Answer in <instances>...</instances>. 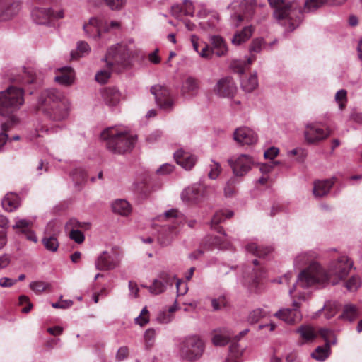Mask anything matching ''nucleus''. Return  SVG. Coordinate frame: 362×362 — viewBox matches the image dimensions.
Masks as SVG:
<instances>
[{
	"label": "nucleus",
	"instance_id": "1",
	"mask_svg": "<svg viewBox=\"0 0 362 362\" xmlns=\"http://www.w3.org/2000/svg\"><path fill=\"white\" fill-rule=\"evenodd\" d=\"M317 255L313 251L299 253L294 259V266L300 268L308 264L302 270L293 287L289 289V295L297 296L299 299L306 300L308 293L301 291L300 288H308L316 284L321 285L327 280L325 270L315 260Z\"/></svg>",
	"mask_w": 362,
	"mask_h": 362
},
{
	"label": "nucleus",
	"instance_id": "2",
	"mask_svg": "<svg viewBox=\"0 0 362 362\" xmlns=\"http://www.w3.org/2000/svg\"><path fill=\"white\" fill-rule=\"evenodd\" d=\"M23 103V91L20 88L11 86L0 93V115L6 118V121L1 124L3 133H6L18 124V118L13 113Z\"/></svg>",
	"mask_w": 362,
	"mask_h": 362
},
{
	"label": "nucleus",
	"instance_id": "3",
	"mask_svg": "<svg viewBox=\"0 0 362 362\" xmlns=\"http://www.w3.org/2000/svg\"><path fill=\"white\" fill-rule=\"evenodd\" d=\"M270 6L275 8L274 18L286 27L288 32L294 30L303 20L300 6L296 1L284 0H268Z\"/></svg>",
	"mask_w": 362,
	"mask_h": 362
},
{
	"label": "nucleus",
	"instance_id": "4",
	"mask_svg": "<svg viewBox=\"0 0 362 362\" xmlns=\"http://www.w3.org/2000/svg\"><path fill=\"white\" fill-rule=\"evenodd\" d=\"M101 138L106 141V146L109 151L119 154L131 151L137 139L136 135L127 132H118L114 128L103 132Z\"/></svg>",
	"mask_w": 362,
	"mask_h": 362
},
{
	"label": "nucleus",
	"instance_id": "5",
	"mask_svg": "<svg viewBox=\"0 0 362 362\" xmlns=\"http://www.w3.org/2000/svg\"><path fill=\"white\" fill-rule=\"evenodd\" d=\"M205 345L197 335H190L183 338L178 345V356L186 361L194 362L203 355Z\"/></svg>",
	"mask_w": 362,
	"mask_h": 362
},
{
	"label": "nucleus",
	"instance_id": "6",
	"mask_svg": "<svg viewBox=\"0 0 362 362\" xmlns=\"http://www.w3.org/2000/svg\"><path fill=\"white\" fill-rule=\"evenodd\" d=\"M134 45H127L124 44H117L110 47L105 57L107 62L109 69L113 64H117L124 68L129 65V60L135 55Z\"/></svg>",
	"mask_w": 362,
	"mask_h": 362
},
{
	"label": "nucleus",
	"instance_id": "7",
	"mask_svg": "<svg viewBox=\"0 0 362 362\" xmlns=\"http://www.w3.org/2000/svg\"><path fill=\"white\" fill-rule=\"evenodd\" d=\"M354 266V262L347 256L341 255L336 260L332 261L329 265L327 280L322 284L330 282L332 285L337 284L344 280L349 274Z\"/></svg>",
	"mask_w": 362,
	"mask_h": 362
},
{
	"label": "nucleus",
	"instance_id": "8",
	"mask_svg": "<svg viewBox=\"0 0 362 362\" xmlns=\"http://www.w3.org/2000/svg\"><path fill=\"white\" fill-rule=\"evenodd\" d=\"M64 100L66 98L59 91L55 89H46L41 92L38 98L37 108L45 113Z\"/></svg>",
	"mask_w": 362,
	"mask_h": 362
},
{
	"label": "nucleus",
	"instance_id": "9",
	"mask_svg": "<svg viewBox=\"0 0 362 362\" xmlns=\"http://www.w3.org/2000/svg\"><path fill=\"white\" fill-rule=\"evenodd\" d=\"M290 296L293 299V308H281L274 314V316L288 324H293L301 320L302 315L299 308L301 301L303 300L297 296L293 297L291 295Z\"/></svg>",
	"mask_w": 362,
	"mask_h": 362
},
{
	"label": "nucleus",
	"instance_id": "10",
	"mask_svg": "<svg viewBox=\"0 0 362 362\" xmlns=\"http://www.w3.org/2000/svg\"><path fill=\"white\" fill-rule=\"evenodd\" d=\"M228 162L233 170L234 175L238 177L245 175L254 164L252 158L246 154H241L238 157H232L228 160Z\"/></svg>",
	"mask_w": 362,
	"mask_h": 362
},
{
	"label": "nucleus",
	"instance_id": "11",
	"mask_svg": "<svg viewBox=\"0 0 362 362\" xmlns=\"http://www.w3.org/2000/svg\"><path fill=\"white\" fill-rule=\"evenodd\" d=\"M208 187L204 185L194 184L182 191L181 198L185 202H198L208 195Z\"/></svg>",
	"mask_w": 362,
	"mask_h": 362
},
{
	"label": "nucleus",
	"instance_id": "12",
	"mask_svg": "<svg viewBox=\"0 0 362 362\" xmlns=\"http://www.w3.org/2000/svg\"><path fill=\"white\" fill-rule=\"evenodd\" d=\"M119 262V258L116 251H103L95 261V267L101 271L112 270L118 266Z\"/></svg>",
	"mask_w": 362,
	"mask_h": 362
},
{
	"label": "nucleus",
	"instance_id": "13",
	"mask_svg": "<svg viewBox=\"0 0 362 362\" xmlns=\"http://www.w3.org/2000/svg\"><path fill=\"white\" fill-rule=\"evenodd\" d=\"M151 93L155 96L156 102L160 108L170 111L173 107V100L168 88L159 85L151 87Z\"/></svg>",
	"mask_w": 362,
	"mask_h": 362
},
{
	"label": "nucleus",
	"instance_id": "14",
	"mask_svg": "<svg viewBox=\"0 0 362 362\" xmlns=\"http://www.w3.org/2000/svg\"><path fill=\"white\" fill-rule=\"evenodd\" d=\"M214 91L220 97L232 98L237 91V87L232 78L227 76L218 81Z\"/></svg>",
	"mask_w": 362,
	"mask_h": 362
},
{
	"label": "nucleus",
	"instance_id": "15",
	"mask_svg": "<svg viewBox=\"0 0 362 362\" xmlns=\"http://www.w3.org/2000/svg\"><path fill=\"white\" fill-rule=\"evenodd\" d=\"M175 276L167 272H163L159 274L158 278L154 279L149 287V291L155 295L162 293L166 290L168 286H172Z\"/></svg>",
	"mask_w": 362,
	"mask_h": 362
},
{
	"label": "nucleus",
	"instance_id": "16",
	"mask_svg": "<svg viewBox=\"0 0 362 362\" xmlns=\"http://www.w3.org/2000/svg\"><path fill=\"white\" fill-rule=\"evenodd\" d=\"M58 230L55 228L54 223L49 222L45 230V235L42 239V243L46 250L55 252L59 247V242L57 238Z\"/></svg>",
	"mask_w": 362,
	"mask_h": 362
},
{
	"label": "nucleus",
	"instance_id": "17",
	"mask_svg": "<svg viewBox=\"0 0 362 362\" xmlns=\"http://www.w3.org/2000/svg\"><path fill=\"white\" fill-rule=\"evenodd\" d=\"M32 225L33 222L30 220L16 218L12 228L16 230L18 234H23L28 240L36 243L38 239L35 233L30 229Z\"/></svg>",
	"mask_w": 362,
	"mask_h": 362
},
{
	"label": "nucleus",
	"instance_id": "18",
	"mask_svg": "<svg viewBox=\"0 0 362 362\" xmlns=\"http://www.w3.org/2000/svg\"><path fill=\"white\" fill-rule=\"evenodd\" d=\"M329 135V132L317 127L315 124H309L305 127V130L304 132V136L305 141L307 143L313 144H316L327 137Z\"/></svg>",
	"mask_w": 362,
	"mask_h": 362
},
{
	"label": "nucleus",
	"instance_id": "19",
	"mask_svg": "<svg viewBox=\"0 0 362 362\" xmlns=\"http://www.w3.org/2000/svg\"><path fill=\"white\" fill-rule=\"evenodd\" d=\"M69 104L67 100L57 104L51 110H49L44 114L50 119L54 122H60L69 115Z\"/></svg>",
	"mask_w": 362,
	"mask_h": 362
},
{
	"label": "nucleus",
	"instance_id": "20",
	"mask_svg": "<svg viewBox=\"0 0 362 362\" xmlns=\"http://www.w3.org/2000/svg\"><path fill=\"white\" fill-rule=\"evenodd\" d=\"M233 139L241 145H252L257 142V136L253 130L244 127L236 129Z\"/></svg>",
	"mask_w": 362,
	"mask_h": 362
},
{
	"label": "nucleus",
	"instance_id": "21",
	"mask_svg": "<svg viewBox=\"0 0 362 362\" xmlns=\"http://www.w3.org/2000/svg\"><path fill=\"white\" fill-rule=\"evenodd\" d=\"M103 21L97 17H92L88 23L83 25V30L88 37H91L95 40L101 38V27Z\"/></svg>",
	"mask_w": 362,
	"mask_h": 362
},
{
	"label": "nucleus",
	"instance_id": "22",
	"mask_svg": "<svg viewBox=\"0 0 362 362\" xmlns=\"http://www.w3.org/2000/svg\"><path fill=\"white\" fill-rule=\"evenodd\" d=\"M177 163L185 170H191L196 164L197 158L195 155L183 149H179L174 153Z\"/></svg>",
	"mask_w": 362,
	"mask_h": 362
},
{
	"label": "nucleus",
	"instance_id": "23",
	"mask_svg": "<svg viewBox=\"0 0 362 362\" xmlns=\"http://www.w3.org/2000/svg\"><path fill=\"white\" fill-rule=\"evenodd\" d=\"M19 11V4L11 0H0V21H6Z\"/></svg>",
	"mask_w": 362,
	"mask_h": 362
},
{
	"label": "nucleus",
	"instance_id": "24",
	"mask_svg": "<svg viewBox=\"0 0 362 362\" xmlns=\"http://www.w3.org/2000/svg\"><path fill=\"white\" fill-rule=\"evenodd\" d=\"M334 183V178L317 180L314 182L313 192L315 197H321L327 195Z\"/></svg>",
	"mask_w": 362,
	"mask_h": 362
},
{
	"label": "nucleus",
	"instance_id": "25",
	"mask_svg": "<svg viewBox=\"0 0 362 362\" xmlns=\"http://www.w3.org/2000/svg\"><path fill=\"white\" fill-rule=\"evenodd\" d=\"M211 47L213 54L218 57L225 56L228 52V47L224 40L218 35H213L210 37Z\"/></svg>",
	"mask_w": 362,
	"mask_h": 362
},
{
	"label": "nucleus",
	"instance_id": "26",
	"mask_svg": "<svg viewBox=\"0 0 362 362\" xmlns=\"http://www.w3.org/2000/svg\"><path fill=\"white\" fill-rule=\"evenodd\" d=\"M53 14V10L51 8H36L32 11V17L37 24H46Z\"/></svg>",
	"mask_w": 362,
	"mask_h": 362
},
{
	"label": "nucleus",
	"instance_id": "27",
	"mask_svg": "<svg viewBox=\"0 0 362 362\" xmlns=\"http://www.w3.org/2000/svg\"><path fill=\"white\" fill-rule=\"evenodd\" d=\"M103 98L106 104L110 106H115L121 100V93L115 88L108 87L104 89Z\"/></svg>",
	"mask_w": 362,
	"mask_h": 362
},
{
	"label": "nucleus",
	"instance_id": "28",
	"mask_svg": "<svg viewBox=\"0 0 362 362\" xmlns=\"http://www.w3.org/2000/svg\"><path fill=\"white\" fill-rule=\"evenodd\" d=\"M255 28L252 25L246 26L237 32L233 37L231 42L234 45H240L247 41L252 35Z\"/></svg>",
	"mask_w": 362,
	"mask_h": 362
},
{
	"label": "nucleus",
	"instance_id": "29",
	"mask_svg": "<svg viewBox=\"0 0 362 362\" xmlns=\"http://www.w3.org/2000/svg\"><path fill=\"white\" fill-rule=\"evenodd\" d=\"M59 74L55 76L56 82L62 85H70L74 77V71L71 67L65 66L59 69Z\"/></svg>",
	"mask_w": 362,
	"mask_h": 362
},
{
	"label": "nucleus",
	"instance_id": "30",
	"mask_svg": "<svg viewBox=\"0 0 362 362\" xmlns=\"http://www.w3.org/2000/svg\"><path fill=\"white\" fill-rule=\"evenodd\" d=\"M198 88V81L192 76H189L182 83L181 93L183 95H192L197 92Z\"/></svg>",
	"mask_w": 362,
	"mask_h": 362
},
{
	"label": "nucleus",
	"instance_id": "31",
	"mask_svg": "<svg viewBox=\"0 0 362 362\" xmlns=\"http://www.w3.org/2000/svg\"><path fill=\"white\" fill-rule=\"evenodd\" d=\"M1 204L6 211L12 212L19 206V198L16 194L8 193L3 199Z\"/></svg>",
	"mask_w": 362,
	"mask_h": 362
},
{
	"label": "nucleus",
	"instance_id": "32",
	"mask_svg": "<svg viewBox=\"0 0 362 362\" xmlns=\"http://www.w3.org/2000/svg\"><path fill=\"white\" fill-rule=\"evenodd\" d=\"M185 9L179 5H175L171 7V13L174 17L180 18L182 14L185 16H193L194 8L192 4L187 0L185 1Z\"/></svg>",
	"mask_w": 362,
	"mask_h": 362
},
{
	"label": "nucleus",
	"instance_id": "33",
	"mask_svg": "<svg viewBox=\"0 0 362 362\" xmlns=\"http://www.w3.org/2000/svg\"><path fill=\"white\" fill-rule=\"evenodd\" d=\"M112 209L115 213L122 216H127L130 214L132 208L130 204L125 199H118L112 204Z\"/></svg>",
	"mask_w": 362,
	"mask_h": 362
},
{
	"label": "nucleus",
	"instance_id": "34",
	"mask_svg": "<svg viewBox=\"0 0 362 362\" xmlns=\"http://www.w3.org/2000/svg\"><path fill=\"white\" fill-rule=\"evenodd\" d=\"M330 354V345L328 342L324 346H317L311 354V357L317 361H323L327 358Z\"/></svg>",
	"mask_w": 362,
	"mask_h": 362
},
{
	"label": "nucleus",
	"instance_id": "35",
	"mask_svg": "<svg viewBox=\"0 0 362 362\" xmlns=\"http://www.w3.org/2000/svg\"><path fill=\"white\" fill-rule=\"evenodd\" d=\"M297 332L299 333L301 339L305 341H311L317 337L314 328L310 325L300 326L298 328Z\"/></svg>",
	"mask_w": 362,
	"mask_h": 362
},
{
	"label": "nucleus",
	"instance_id": "36",
	"mask_svg": "<svg viewBox=\"0 0 362 362\" xmlns=\"http://www.w3.org/2000/svg\"><path fill=\"white\" fill-rule=\"evenodd\" d=\"M255 60V57L253 55L249 57L247 61L233 60L230 63V68L234 72L242 74L244 73L245 67L251 64Z\"/></svg>",
	"mask_w": 362,
	"mask_h": 362
},
{
	"label": "nucleus",
	"instance_id": "37",
	"mask_svg": "<svg viewBox=\"0 0 362 362\" xmlns=\"http://www.w3.org/2000/svg\"><path fill=\"white\" fill-rule=\"evenodd\" d=\"M244 349H240L237 342L230 345L229 354L225 362H239V358L243 355Z\"/></svg>",
	"mask_w": 362,
	"mask_h": 362
},
{
	"label": "nucleus",
	"instance_id": "38",
	"mask_svg": "<svg viewBox=\"0 0 362 362\" xmlns=\"http://www.w3.org/2000/svg\"><path fill=\"white\" fill-rule=\"evenodd\" d=\"M257 86L258 80L256 74H252L249 77L241 80V87L246 92H252Z\"/></svg>",
	"mask_w": 362,
	"mask_h": 362
},
{
	"label": "nucleus",
	"instance_id": "39",
	"mask_svg": "<svg viewBox=\"0 0 362 362\" xmlns=\"http://www.w3.org/2000/svg\"><path fill=\"white\" fill-rule=\"evenodd\" d=\"M246 250L257 257H264L272 252V248L259 247L256 243H251L246 245Z\"/></svg>",
	"mask_w": 362,
	"mask_h": 362
},
{
	"label": "nucleus",
	"instance_id": "40",
	"mask_svg": "<svg viewBox=\"0 0 362 362\" xmlns=\"http://www.w3.org/2000/svg\"><path fill=\"white\" fill-rule=\"evenodd\" d=\"M240 10L248 21L253 15L255 10V1L254 0H243L240 2Z\"/></svg>",
	"mask_w": 362,
	"mask_h": 362
},
{
	"label": "nucleus",
	"instance_id": "41",
	"mask_svg": "<svg viewBox=\"0 0 362 362\" xmlns=\"http://www.w3.org/2000/svg\"><path fill=\"white\" fill-rule=\"evenodd\" d=\"M230 337L231 336L228 332H215L212 341L216 346H225L229 342Z\"/></svg>",
	"mask_w": 362,
	"mask_h": 362
},
{
	"label": "nucleus",
	"instance_id": "42",
	"mask_svg": "<svg viewBox=\"0 0 362 362\" xmlns=\"http://www.w3.org/2000/svg\"><path fill=\"white\" fill-rule=\"evenodd\" d=\"M358 316V308L353 304L346 305L344 308L342 317L351 322Z\"/></svg>",
	"mask_w": 362,
	"mask_h": 362
},
{
	"label": "nucleus",
	"instance_id": "43",
	"mask_svg": "<svg viewBox=\"0 0 362 362\" xmlns=\"http://www.w3.org/2000/svg\"><path fill=\"white\" fill-rule=\"evenodd\" d=\"M233 216L232 211H223L221 210L215 213L211 219V226L218 225L220 223L223 221L226 218H229Z\"/></svg>",
	"mask_w": 362,
	"mask_h": 362
},
{
	"label": "nucleus",
	"instance_id": "44",
	"mask_svg": "<svg viewBox=\"0 0 362 362\" xmlns=\"http://www.w3.org/2000/svg\"><path fill=\"white\" fill-rule=\"evenodd\" d=\"M176 303L175 301V305L169 308L168 311L160 312L157 317V320L163 324L170 322L173 318L172 313L177 309Z\"/></svg>",
	"mask_w": 362,
	"mask_h": 362
},
{
	"label": "nucleus",
	"instance_id": "45",
	"mask_svg": "<svg viewBox=\"0 0 362 362\" xmlns=\"http://www.w3.org/2000/svg\"><path fill=\"white\" fill-rule=\"evenodd\" d=\"M326 3L328 4V0H306L304 4V11H313Z\"/></svg>",
	"mask_w": 362,
	"mask_h": 362
},
{
	"label": "nucleus",
	"instance_id": "46",
	"mask_svg": "<svg viewBox=\"0 0 362 362\" xmlns=\"http://www.w3.org/2000/svg\"><path fill=\"white\" fill-rule=\"evenodd\" d=\"M267 312L262 309L257 308L250 313L248 316V321L251 324L257 323L261 318L265 317Z\"/></svg>",
	"mask_w": 362,
	"mask_h": 362
},
{
	"label": "nucleus",
	"instance_id": "47",
	"mask_svg": "<svg viewBox=\"0 0 362 362\" xmlns=\"http://www.w3.org/2000/svg\"><path fill=\"white\" fill-rule=\"evenodd\" d=\"M361 279L358 276H352L345 284V287L349 291H355L361 286Z\"/></svg>",
	"mask_w": 362,
	"mask_h": 362
},
{
	"label": "nucleus",
	"instance_id": "48",
	"mask_svg": "<svg viewBox=\"0 0 362 362\" xmlns=\"http://www.w3.org/2000/svg\"><path fill=\"white\" fill-rule=\"evenodd\" d=\"M22 80L25 83H33L35 81V73L33 69L23 68Z\"/></svg>",
	"mask_w": 362,
	"mask_h": 362
},
{
	"label": "nucleus",
	"instance_id": "49",
	"mask_svg": "<svg viewBox=\"0 0 362 362\" xmlns=\"http://www.w3.org/2000/svg\"><path fill=\"white\" fill-rule=\"evenodd\" d=\"M346 94L347 92L346 90L341 89L338 90L335 95V100L338 103L340 110H343L345 107V103L346 102Z\"/></svg>",
	"mask_w": 362,
	"mask_h": 362
},
{
	"label": "nucleus",
	"instance_id": "50",
	"mask_svg": "<svg viewBox=\"0 0 362 362\" xmlns=\"http://www.w3.org/2000/svg\"><path fill=\"white\" fill-rule=\"evenodd\" d=\"M111 72L108 70H100L95 74V80L102 84L106 83L110 78Z\"/></svg>",
	"mask_w": 362,
	"mask_h": 362
},
{
	"label": "nucleus",
	"instance_id": "51",
	"mask_svg": "<svg viewBox=\"0 0 362 362\" xmlns=\"http://www.w3.org/2000/svg\"><path fill=\"white\" fill-rule=\"evenodd\" d=\"M221 171V165L218 163L212 161L210 165V170L209 172L208 176L210 179L215 180L216 179L220 173Z\"/></svg>",
	"mask_w": 362,
	"mask_h": 362
},
{
	"label": "nucleus",
	"instance_id": "52",
	"mask_svg": "<svg viewBox=\"0 0 362 362\" xmlns=\"http://www.w3.org/2000/svg\"><path fill=\"white\" fill-rule=\"evenodd\" d=\"M69 230V238L71 240H74L78 244H81L84 241L85 236L81 230L74 228H71Z\"/></svg>",
	"mask_w": 362,
	"mask_h": 362
},
{
	"label": "nucleus",
	"instance_id": "53",
	"mask_svg": "<svg viewBox=\"0 0 362 362\" xmlns=\"http://www.w3.org/2000/svg\"><path fill=\"white\" fill-rule=\"evenodd\" d=\"M126 2L127 0H105L106 5L112 10H121Z\"/></svg>",
	"mask_w": 362,
	"mask_h": 362
},
{
	"label": "nucleus",
	"instance_id": "54",
	"mask_svg": "<svg viewBox=\"0 0 362 362\" xmlns=\"http://www.w3.org/2000/svg\"><path fill=\"white\" fill-rule=\"evenodd\" d=\"M135 322L141 326H144L149 322L148 311L146 307H144L142 309L140 315L135 318Z\"/></svg>",
	"mask_w": 362,
	"mask_h": 362
},
{
	"label": "nucleus",
	"instance_id": "55",
	"mask_svg": "<svg viewBox=\"0 0 362 362\" xmlns=\"http://www.w3.org/2000/svg\"><path fill=\"white\" fill-rule=\"evenodd\" d=\"M322 310L325 311V316L327 319L332 317L337 313L335 303L330 302L327 303Z\"/></svg>",
	"mask_w": 362,
	"mask_h": 362
},
{
	"label": "nucleus",
	"instance_id": "56",
	"mask_svg": "<svg viewBox=\"0 0 362 362\" xmlns=\"http://www.w3.org/2000/svg\"><path fill=\"white\" fill-rule=\"evenodd\" d=\"M48 284L43 281H33L30 284V288L35 293H41L48 288Z\"/></svg>",
	"mask_w": 362,
	"mask_h": 362
},
{
	"label": "nucleus",
	"instance_id": "57",
	"mask_svg": "<svg viewBox=\"0 0 362 362\" xmlns=\"http://www.w3.org/2000/svg\"><path fill=\"white\" fill-rule=\"evenodd\" d=\"M226 300L223 296H221L218 298L211 299V306L214 310H218L222 307L226 306Z\"/></svg>",
	"mask_w": 362,
	"mask_h": 362
},
{
	"label": "nucleus",
	"instance_id": "58",
	"mask_svg": "<svg viewBox=\"0 0 362 362\" xmlns=\"http://www.w3.org/2000/svg\"><path fill=\"white\" fill-rule=\"evenodd\" d=\"M156 337V331L153 329H148L144 334V339L147 346H151Z\"/></svg>",
	"mask_w": 362,
	"mask_h": 362
},
{
	"label": "nucleus",
	"instance_id": "59",
	"mask_svg": "<svg viewBox=\"0 0 362 362\" xmlns=\"http://www.w3.org/2000/svg\"><path fill=\"white\" fill-rule=\"evenodd\" d=\"M204 44L203 47L202 48L201 51L198 52L199 55L204 59H210L212 57L213 53L211 51V46L209 47V45L202 42Z\"/></svg>",
	"mask_w": 362,
	"mask_h": 362
},
{
	"label": "nucleus",
	"instance_id": "60",
	"mask_svg": "<svg viewBox=\"0 0 362 362\" xmlns=\"http://www.w3.org/2000/svg\"><path fill=\"white\" fill-rule=\"evenodd\" d=\"M263 40L262 39H255L252 40L250 46V52L258 53L262 50Z\"/></svg>",
	"mask_w": 362,
	"mask_h": 362
},
{
	"label": "nucleus",
	"instance_id": "61",
	"mask_svg": "<svg viewBox=\"0 0 362 362\" xmlns=\"http://www.w3.org/2000/svg\"><path fill=\"white\" fill-rule=\"evenodd\" d=\"M90 50L88 44L84 41H81L77 45V51L79 54L78 57H82L85 54H88Z\"/></svg>",
	"mask_w": 362,
	"mask_h": 362
},
{
	"label": "nucleus",
	"instance_id": "62",
	"mask_svg": "<svg viewBox=\"0 0 362 362\" xmlns=\"http://www.w3.org/2000/svg\"><path fill=\"white\" fill-rule=\"evenodd\" d=\"M85 225H86V223H81L75 218H71L66 224V228L67 230H71V228L78 229L79 228H83Z\"/></svg>",
	"mask_w": 362,
	"mask_h": 362
},
{
	"label": "nucleus",
	"instance_id": "63",
	"mask_svg": "<svg viewBox=\"0 0 362 362\" xmlns=\"http://www.w3.org/2000/svg\"><path fill=\"white\" fill-rule=\"evenodd\" d=\"M129 354V349L127 346L120 347L117 354H116V359L119 361H121L125 359Z\"/></svg>",
	"mask_w": 362,
	"mask_h": 362
},
{
	"label": "nucleus",
	"instance_id": "64",
	"mask_svg": "<svg viewBox=\"0 0 362 362\" xmlns=\"http://www.w3.org/2000/svg\"><path fill=\"white\" fill-rule=\"evenodd\" d=\"M17 282V280H13L8 277H2L0 279V286L3 288L11 287Z\"/></svg>",
	"mask_w": 362,
	"mask_h": 362
}]
</instances>
